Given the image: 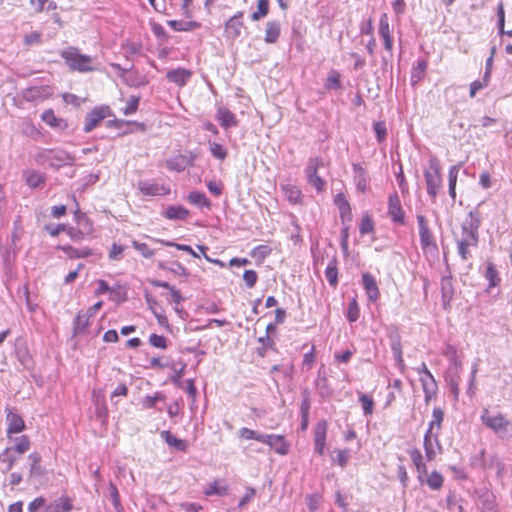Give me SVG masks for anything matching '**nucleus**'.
Instances as JSON below:
<instances>
[{
	"instance_id": "obj_1",
	"label": "nucleus",
	"mask_w": 512,
	"mask_h": 512,
	"mask_svg": "<svg viewBox=\"0 0 512 512\" xmlns=\"http://www.w3.org/2000/svg\"><path fill=\"white\" fill-rule=\"evenodd\" d=\"M481 224L482 215L477 207L470 210L467 217L461 223V234L459 237H455V242L457 245V253L464 261L472 256L470 248L478 246Z\"/></svg>"
},
{
	"instance_id": "obj_2",
	"label": "nucleus",
	"mask_w": 512,
	"mask_h": 512,
	"mask_svg": "<svg viewBox=\"0 0 512 512\" xmlns=\"http://www.w3.org/2000/svg\"><path fill=\"white\" fill-rule=\"evenodd\" d=\"M33 158L37 164L48 165L57 169L63 165H73L75 163L74 156L59 148H38Z\"/></svg>"
},
{
	"instance_id": "obj_3",
	"label": "nucleus",
	"mask_w": 512,
	"mask_h": 512,
	"mask_svg": "<svg viewBox=\"0 0 512 512\" xmlns=\"http://www.w3.org/2000/svg\"><path fill=\"white\" fill-rule=\"evenodd\" d=\"M481 422L491 429L501 439H512V422L503 414H491L489 409L484 408L481 414Z\"/></svg>"
},
{
	"instance_id": "obj_4",
	"label": "nucleus",
	"mask_w": 512,
	"mask_h": 512,
	"mask_svg": "<svg viewBox=\"0 0 512 512\" xmlns=\"http://www.w3.org/2000/svg\"><path fill=\"white\" fill-rule=\"evenodd\" d=\"M60 55L67 66L73 71L85 73L94 70V67L91 66L92 57L81 54L79 49L75 47H68L62 50Z\"/></svg>"
},
{
	"instance_id": "obj_5",
	"label": "nucleus",
	"mask_w": 512,
	"mask_h": 512,
	"mask_svg": "<svg viewBox=\"0 0 512 512\" xmlns=\"http://www.w3.org/2000/svg\"><path fill=\"white\" fill-rule=\"evenodd\" d=\"M427 194L435 199L439 189L442 187V176L440 162L436 156L429 159V167L424 171Z\"/></svg>"
},
{
	"instance_id": "obj_6",
	"label": "nucleus",
	"mask_w": 512,
	"mask_h": 512,
	"mask_svg": "<svg viewBox=\"0 0 512 512\" xmlns=\"http://www.w3.org/2000/svg\"><path fill=\"white\" fill-rule=\"evenodd\" d=\"M324 163L320 157H313L308 160L305 172L308 183L314 187L317 192H321L326 182L318 175V169L323 167Z\"/></svg>"
},
{
	"instance_id": "obj_7",
	"label": "nucleus",
	"mask_w": 512,
	"mask_h": 512,
	"mask_svg": "<svg viewBox=\"0 0 512 512\" xmlns=\"http://www.w3.org/2000/svg\"><path fill=\"white\" fill-rule=\"evenodd\" d=\"M417 223L419 228L420 244L423 250L430 248L437 249V245L432 231L429 228L428 221L424 215H417Z\"/></svg>"
},
{
	"instance_id": "obj_8",
	"label": "nucleus",
	"mask_w": 512,
	"mask_h": 512,
	"mask_svg": "<svg viewBox=\"0 0 512 512\" xmlns=\"http://www.w3.org/2000/svg\"><path fill=\"white\" fill-rule=\"evenodd\" d=\"M388 215L393 223L398 225L405 224V212L402 208L401 200L397 192H394L389 195Z\"/></svg>"
},
{
	"instance_id": "obj_9",
	"label": "nucleus",
	"mask_w": 512,
	"mask_h": 512,
	"mask_svg": "<svg viewBox=\"0 0 512 512\" xmlns=\"http://www.w3.org/2000/svg\"><path fill=\"white\" fill-rule=\"evenodd\" d=\"M137 187L141 194L145 196H164L170 193V188L151 180H140Z\"/></svg>"
},
{
	"instance_id": "obj_10",
	"label": "nucleus",
	"mask_w": 512,
	"mask_h": 512,
	"mask_svg": "<svg viewBox=\"0 0 512 512\" xmlns=\"http://www.w3.org/2000/svg\"><path fill=\"white\" fill-rule=\"evenodd\" d=\"M424 450L425 456L428 461H432L435 459L437 452L442 451L441 444L439 442V433L426 431L424 435Z\"/></svg>"
},
{
	"instance_id": "obj_11",
	"label": "nucleus",
	"mask_w": 512,
	"mask_h": 512,
	"mask_svg": "<svg viewBox=\"0 0 512 512\" xmlns=\"http://www.w3.org/2000/svg\"><path fill=\"white\" fill-rule=\"evenodd\" d=\"M263 437H265V440H261L260 443L268 445L279 455L288 454L290 445L283 435L264 434Z\"/></svg>"
},
{
	"instance_id": "obj_12",
	"label": "nucleus",
	"mask_w": 512,
	"mask_h": 512,
	"mask_svg": "<svg viewBox=\"0 0 512 512\" xmlns=\"http://www.w3.org/2000/svg\"><path fill=\"white\" fill-rule=\"evenodd\" d=\"M109 114L110 109L107 106L94 108L85 118L84 132H91Z\"/></svg>"
},
{
	"instance_id": "obj_13",
	"label": "nucleus",
	"mask_w": 512,
	"mask_h": 512,
	"mask_svg": "<svg viewBox=\"0 0 512 512\" xmlns=\"http://www.w3.org/2000/svg\"><path fill=\"white\" fill-rule=\"evenodd\" d=\"M242 17L243 12H237L226 22L225 33L227 38L234 40L241 35V30L244 26L243 22L241 21Z\"/></svg>"
},
{
	"instance_id": "obj_14",
	"label": "nucleus",
	"mask_w": 512,
	"mask_h": 512,
	"mask_svg": "<svg viewBox=\"0 0 512 512\" xmlns=\"http://www.w3.org/2000/svg\"><path fill=\"white\" fill-rule=\"evenodd\" d=\"M6 421L8 424V438H11L12 434L20 433L25 429V422L23 418L19 414L13 412L10 409H7Z\"/></svg>"
},
{
	"instance_id": "obj_15",
	"label": "nucleus",
	"mask_w": 512,
	"mask_h": 512,
	"mask_svg": "<svg viewBox=\"0 0 512 512\" xmlns=\"http://www.w3.org/2000/svg\"><path fill=\"white\" fill-rule=\"evenodd\" d=\"M362 284L369 301L376 302L380 297V292L374 276L370 273L362 274Z\"/></svg>"
},
{
	"instance_id": "obj_16",
	"label": "nucleus",
	"mask_w": 512,
	"mask_h": 512,
	"mask_svg": "<svg viewBox=\"0 0 512 512\" xmlns=\"http://www.w3.org/2000/svg\"><path fill=\"white\" fill-rule=\"evenodd\" d=\"M379 35L382 37L384 41V48L390 54H392L393 50V39L390 33V26L388 21V16L386 13L382 14L379 22Z\"/></svg>"
},
{
	"instance_id": "obj_17",
	"label": "nucleus",
	"mask_w": 512,
	"mask_h": 512,
	"mask_svg": "<svg viewBox=\"0 0 512 512\" xmlns=\"http://www.w3.org/2000/svg\"><path fill=\"white\" fill-rule=\"evenodd\" d=\"M216 119L225 129L237 127L239 124L235 114L224 106L218 107L216 112Z\"/></svg>"
},
{
	"instance_id": "obj_18",
	"label": "nucleus",
	"mask_w": 512,
	"mask_h": 512,
	"mask_svg": "<svg viewBox=\"0 0 512 512\" xmlns=\"http://www.w3.org/2000/svg\"><path fill=\"white\" fill-rule=\"evenodd\" d=\"M51 95L49 87L34 86L26 88L22 92V96L26 101H42Z\"/></svg>"
},
{
	"instance_id": "obj_19",
	"label": "nucleus",
	"mask_w": 512,
	"mask_h": 512,
	"mask_svg": "<svg viewBox=\"0 0 512 512\" xmlns=\"http://www.w3.org/2000/svg\"><path fill=\"white\" fill-rule=\"evenodd\" d=\"M192 72L185 68H176L170 70L166 74V78L169 82L174 83L180 87H183L187 84L190 79Z\"/></svg>"
},
{
	"instance_id": "obj_20",
	"label": "nucleus",
	"mask_w": 512,
	"mask_h": 512,
	"mask_svg": "<svg viewBox=\"0 0 512 512\" xmlns=\"http://www.w3.org/2000/svg\"><path fill=\"white\" fill-rule=\"evenodd\" d=\"M41 119L44 123L54 129L62 131L68 127L66 120L57 117L52 109L45 110L41 115Z\"/></svg>"
},
{
	"instance_id": "obj_21",
	"label": "nucleus",
	"mask_w": 512,
	"mask_h": 512,
	"mask_svg": "<svg viewBox=\"0 0 512 512\" xmlns=\"http://www.w3.org/2000/svg\"><path fill=\"white\" fill-rule=\"evenodd\" d=\"M454 295V287L452 284L451 276H443L441 278V300L442 305L446 309L453 298Z\"/></svg>"
},
{
	"instance_id": "obj_22",
	"label": "nucleus",
	"mask_w": 512,
	"mask_h": 512,
	"mask_svg": "<svg viewBox=\"0 0 512 512\" xmlns=\"http://www.w3.org/2000/svg\"><path fill=\"white\" fill-rule=\"evenodd\" d=\"M73 508L70 498L61 496L45 506V512H69Z\"/></svg>"
},
{
	"instance_id": "obj_23",
	"label": "nucleus",
	"mask_w": 512,
	"mask_h": 512,
	"mask_svg": "<svg viewBox=\"0 0 512 512\" xmlns=\"http://www.w3.org/2000/svg\"><path fill=\"white\" fill-rule=\"evenodd\" d=\"M161 438L167 443L168 446L175 448L180 452H187L189 444L186 440L176 438L170 431L164 430L160 433Z\"/></svg>"
},
{
	"instance_id": "obj_24",
	"label": "nucleus",
	"mask_w": 512,
	"mask_h": 512,
	"mask_svg": "<svg viewBox=\"0 0 512 512\" xmlns=\"http://www.w3.org/2000/svg\"><path fill=\"white\" fill-rule=\"evenodd\" d=\"M352 168L355 173L356 189L361 193H365L368 183L367 171L360 164H353Z\"/></svg>"
},
{
	"instance_id": "obj_25",
	"label": "nucleus",
	"mask_w": 512,
	"mask_h": 512,
	"mask_svg": "<svg viewBox=\"0 0 512 512\" xmlns=\"http://www.w3.org/2000/svg\"><path fill=\"white\" fill-rule=\"evenodd\" d=\"M69 258H87L94 255V250L88 247L75 248L70 245L59 247Z\"/></svg>"
},
{
	"instance_id": "obj_26",
	"label": "nucleus",
	"mask_w": 512,
	"mask_h": 512,
	"mask_svg": "<svg viewBox=\"0 0 512 512\" xmlns=\"http://www.w3.org/2000/svg\"><path fill=\"white\" fill-rule=\"evenodd\" d=\"M428 67V62L425 59H418L417 65L413 67L411 71V85H417L424 77Z\"/></svg>"
},
{
	"instance_id": "obj_27",
	"label": "nucleus",
	"mask_w": 512,
	"mask_h": 512,
	"mask_svg": "<svg viewBox=\"0 0 512 512\" xmlns=\"http://www.w3.org/2000/svg\"><path fill=\"white\" fill-rule=\"evenodd\" d=\"M188 215L189 211L180 205L168 206L164 212V216L170 220H184Z\"/></svg>"
},
{
	"instance_id": "obj_28",
	"label": "nucleus",
	"mask_w": 512,
	"mask_h": 512,
	"mask_svg": "<svg viewBox=\"0 0 512 512\" xmlns=\"http://www.w3.org/2000/svg\"><path fill=\"white\" fill-rule=\"evenodd\" d=\"M157 266L159 269L167 270L175 275L184 277L189 276L188 270L178 261L171 262L170 264H167L163 261H159Z\"/></svg>"
},
{
	"instance_id": "obj_29",
	"label": "nucleus",
	"mask_w": 512,
	"mask_h": 512,
	"mask_svg": "<svg viewBox=\"0 0 512 512\" xmlns=\"http://www.w3.org/2000/svg\"><path fill=\"white\" fill-rule=\"evenodd\" d=\"M228 485L222 480H215L207 485L204 493L207 496L218 495L224 496L228 493Z\"/></svg>"
},
{
	"instance_id": "obj_30",
	"label": "nucleus",
	"mask_w": 512,
	"mask_h": 512,
	"mask_svg": "<svg viewBox=\"0 0 512 512\" xmlns=\"http://www.w3.org/2000/svg\"><path fill=\"white\" fill-rule=\"evenodd\" d=\"M338 261L336 259V257H333L326 269H325V277L327 279V281L329 282V285L332 286V287H336L338 285Z\"/></svg>"
},
{
	"instance_id": "obj_31",
	"label": "nucleus",
	"mask_w": 512,
	"mask_h": 512,
	"mask_svg": "<svg viewBox=\"0 0 512 512\" xmlns=\"http://www.w3.org/2000/svg\"><path fill=\"white\" fill-rule=\"evenodd\" d=\"M280 31H281V28H280L279 22H277V21L267 22L266 29H265V38H264L265 42L269 43V44L275 43L279 38Z\"/></svg>"
},
{
	"instance_id": "obj_32",
	"label": "nucleus",
	"mask_w": 512,
	"mask_h": 512,
	"mask_svg": "<svg viewBox=\"0 0 512 512\" xmlns=\"http://www.w3.org/2000/svg\"><path fill=\"white\" fill-rule=\"evenodd\" d=\"M170 367L174 372V374L170 377V380L177 387H182L184 382L181 379L185 374L186 363L179 361L177 363H173Z\"/></svg>"
},
{
	"instance_id": "obj_33",
	"label": "nucleus",
	"mask_w": 512,
	"mask_h": 512,
	"mask_svg": "<svg viewBox=\"0 0 512 512\" xmlns=\"http://www.w3.org/2000/svg\"><path fill=\"white\" fill-rule=\"evenodd\" d=\"M188 201L191 204H193L199 208H203V207H206L207 209L211 208L210 200L206 197V195L204 193L199 192V191L190 192L188 195Z\"/></svg>"
},
{
	"instance_id": "obj_34",
	"label": "nucleus",
	"mask_w": 512,
	"mask_h": 512,
	"mask_svg": "<svg viewBox=\"0 0 512 512\" xmlns=\"http://www.w3.org/2000/svg\"><path fill=\"white\" fill-rule=\"evenodd\" d=\"M90 315L88 313H78L73 322L74 335L82 334L89 325Z\"/></svg>"
},
{
	"instance_id": "obj_35",
	"label": "nucleus",
	"mask_w": 512,
	"mask_h": 512,
	"mask_svg": "<svg viewBox=\"0 0 512 512\" xmlns=\"http://www.w3.org/2000/svg\"><path fill=\"white\" fill-rule=\"evenodd\" d=\"M282 190L290 203L300 204L302 202V192L296 186L287 184L282 186Z\"/></svg>"
},
{
	"instance_id": "obj_36",
	"label": "nucleus",
	"mask_w": 512,
	"mask_h": 512,
	"mask_svg": "<svg viewBox=\"0 0 512 512\" xmlns=\"http://www.w3.org/2000/svg\"><path fill=\"white\" fill-rule=\"evenodd\" d=\"M485 278L489 282L488 288H493L500 284L501 278L499 276V272L497 271L495 265L492 262L487 263Z\"/></svg>"
},
{
	"instance_id": "obj_37",
	"label": "nucleus",
	"mask_w": 512,
	"mask_h": 512,
	"mask_svg": "<svg viewBox=\"0 0 512 512\" xmlns=\"http://www.w3.org/2000/svg\"><path fill=\"white\" fill-rule=\"evenodd\" d=\"M30 461V477L41 476L43 469L41 467V455L37 452H33L28 456Z\"/></svg>"
},
{
	"instance_id": "obj_38",
	"label": "nucleus",
	"mask_w": 512,
	"mask_h": 512,
	"mask_svg": "<svg viewBox=\"0 0 512 512\" xmlns=\"http://www.w3.org/2000/svg\"><path fill=\"white\" fill-rule=\"evenodd\" d=\"M443 419H444L443 410L439 407L434 408L433 412H432V420L429 423V427H428L427 431L434 432V429H436V432L439 433L441 426H442Z\"/></svg>"
},
{
	"instance_id": "obj_39",
	"label": "nucleus",
	"mask_w": 512,
	"mask_h": 512,
	"mask_svg": "<svg viewBox=\"0 0 512 512\" xmlns=\"http://www.w3.org/2000/svg\"><path fill=\"white\" fill-rule=\"evenodd\" d=\"M30 439L27 435H22L20 437L15 438V444L12 447H9L10 449H13V451L18 454L22 455L25 452H27L30 449Z\"/></svg>"
},
{
	"instance_id": "obj_40",
	"label": "nucleus",
	"mask_w": 512,
	"mask_h": 512,
	"mask_svg": "<svg viewBox=\"0 0 512 512\" xmlns=\"http://www.w3.org/2000/svg\"><path fill=\"white\" fill-rule=\"evenodd\" d=\"M391 350L398 368L403 371L405 368V363L402 355V345L400 339H395L392 341Z\"/></svg>"
},
{
	"instance_id": "obj_41",
	"label": "nucleus",
	"mask_w": 512,
	"mask_h": 512,
	"mask_svg": "<svg viewBox=\"0 0 512 512\" xmlns=\"http://www.w3.org/2000/svg\"><path fill=\"white\" fill-rule=\"evenodd\" d=\"M264 433H261L256 430H252L247 427H243L238 431V437L245 440H256L261 442V440H265L263 437Z\"/></svg>"
},
{
	"instance_id": "obj_42",
	"label": "nucleus",
	"mask_w": 512,
	"mask_h": 512,
	"mask_svg": "<svg viewBox=\"0 0 512 512\" xmlns=\"http://www.w3.org/2000/svg\"><path fill=\"white\" fill-rule=\"evenodd\" d=\"M45 177L43 174L36 172V171H30L26 174V184L31 188H38L42 184H44Z\"/></svg>"
},
{
	"instance_id": "obj_43",
	"label": "nucleus",
	"mask_w": 512,
	"mask_h": 512,
	"mask_svg": "<svg viewBox=\"0 0 512 512\" xmlns=\"http://www.w3.org/2000/svg\"><path fill=\"white\" fill-rule=\"evenodd\" d=\"M167 24L174 30V31H189L199 26L198 23L189 21H177V20H169L167 21Z\"/></svg>"
},
{
	"instance_id": "obj_44",
	"label": "nucleus",
	"mask_w": 512,
	"mask_h": 512,
	"mask_svg": "<svg viewBox=\"0 0 512 512\" xmlns=\"http://www.w3.org/2000/svg\"><path fill=\"white\" fill-rule=\"evenodd\" d=\"M325 87L328 90L341 89L340 73L336 70H331L326 79Z\"/></svg>"
},
{
	"instance_id": "obj_45",
	"label": "nucleus",
	"mask_w": 512,
	"mask_h": 512,
	"mask_svg": "<svg viewBox=\"0 0 512 512\" xmlns=\"http://www.w3.org/2000/svg\"><path fill=\"white\" fill-rule=\"evenodd\" d=\"M269 11V0H258L257 1V11L251 14L252 21H258L259 19L265 17Z\"/></svg>"
},
{
	"instance_id": "obj_46",
	"label": "nucleus",
	"mask_w": 512,
	"mask_h": 512,
	"mask_svg": "<svg viewBox=\"0 0 512 512\" xmlns=\"http://www.w3.org/2000/svg\"><path fill=\"white\" fill-rule=\"evenodd\" d=\"M327 430H328L327 421L326 420L318 421L314 428V442L315 441H326Z\"/></svg>"
},
{
	"instance_id": "obj_47",
	"label": "nucleus",
	"mask_w": 512,
	"mask_h": 512,
	"mask_svg": "<svg viewBox=\"0 0 512 512\" xmlns=\"http://www.w3.org/2000/svg\"><path fill=\"white\" fill-rule=\"evenodd\" d=\"M443 482H444V478L443 476L437 472V471H433L429 477L427 478L426 480V483L427 485L432 489V490H440L441 487L443 486Z\"/></svg>"
},
{
	"instance_id": "obj_48",
	"label": "nucleus",
	"mask_w": 512,
	"mask_h": 512,
	"mask_svg": "<svg viewBox=\"0 0 512 512\" xmlns=\"http://www.w3.org/2000/svg\"><path fill=\"white\" fill-rule=\"evenodd\" d=\"M346 316L348 321L351 323L356 322L359 319L360 309L355 298L351 299L349 302Z\"/></svg>"
},
{
	"instance_id": "obj_49",
	"label": "nucleus",
	"mask_w": 512,
	"mask_h": 512,
	"mask_svg": "<svg viewBox=\"0 0 512 512\" xmlns=\"http://www.w3.org/2000/svg\"><path fill=\"white\" fill-rule=\"evenodd\" d=\"M74 216L77 224L82 227L86 233H89L92 230V224L90 223L88 217L81 213L79 209L75 211Z\"/></svg>"
},
{
	"instance_id": "obj_50",
	"label": "nucleus",
	"mask_w": 512,
	"mask_h": 512,
	"mask_svg": "<svg viewBox=\"0 0 512 512\" xmlns=\"http://www.w3.org/2000/svg\"><path fill=\"white\" fill-rule=\"evenodd\" d=\"M157 242H160L161 244L165 245V246H168V247H175L176 249L180 250V251H184V252H187L189 253L190 255H192L193 257L195 258H198L199 255L192 249L191 246L189 245H186V244H178V243H174V242H170V241H164V240H156Z\"/></svg>"
},
{
	"instance_id": "obj_51",
	"label": "nucleus",
	"mask_w": 512,
	"mask_h": 512,
	"mask_svg": "<svg viewBox=\"0 0 512 512\" xmlns=\"http://www.w3.org/2000/svg\"><path fill=\"white\" fill-rule=\"evenodd\" d=\"M359 402L362 405L365 416H369L373 413L374 401L370 396L361 394L359 397Z\"/></svg>"
},
{
	"instance_id": "obj_52",
	"label": "nucleus",
	"mask_w": 512,
	"mask_h": 512,
	"mask_svg": "<svg viewBox=\"0 0 512 512\" xmlns=\"http://www.w3.org/2000/svg\"><path fill=\"white\" fill-rule=\"evenodd\" d=\"M17 458L18 457L16 453L13 451V449H10L9 447L4 449V451L0 453V462L4 464H9V466H13Z\"/></svg>"
},
{
	"instance_id": "obj_53",
	"label": "nucleus",
	"mask_w": 512,
	"mask_h": 512,
	"mask_svg": "<svg viewBox=\"0 0 512 512\" xmlns=\"http://www.w3.org/2000/svg\"><path fill=\"white\" fill-rule=\"evenodd\" d=\"M359 232L361 235L370 234L374 232V222L369 215H366L362 218Z\"/></svg>"
},
{
	"instance_id": "obj_54",
	"label": "nucleus",
	"mask_w": 512,
	"mask_h": 512,
	"mask_svg": "<svg viewBox=\"0 0 512 512\" xmlns=\"http://www.w3.org/2000/svg\"><path fill=\"white\" fill-rule=\"evenodd\" d=\"M132 246L141 253L144 258H151L154 256V250L150 249L146 243L136 240L132 241Z\"/></svg>"
},
{
	"instance_id": "obj_55",
	"label": "nucleus",
	"mask_w": 512,
	"mask_h": 512,
	"mask_svg": "<svg viewBox=\"0 0 512 512\" xmlns=\"http://www.w3.org/2000/svg\"><path fill=\"white\" fill-rule=\"evenodd\" d=\"M210 152L215 158L219 160H224L227 157V150L223 147V145L216 142L210 143Z\"/></svg>"
},
{
	"instance_id": "obj_56",
	"label": "nucleus",
	"mask_w": 512,
	"mask_h": 512,
	"mask_svg": "<svg viewBox=\"0 0 512 512\" xmlns=\"http://www.w3.org/2000/svg\"><path fill=\"white\" fill-rule=\"evenodd\" d=\"M374 131L376 134V139L379 143H382L387 136V127L384 121H378L374 123Z\"/></svg>"
},
{
	"instance_id": "obj_57",
	"label": "nucleus",
	"mask_w": 512,
	"mask_h": 512,
	"mask_svg": "<svg viewBox=\"0 0 512 512\" xmlns=\"http://www.w3.org/2000/svg\"><path fill=\"white\" fill-rule=\"evenodd\" d=\"M149 343L155 348H167V339L162 335L151 334L149 337Z\"/></svg>"
},
{
	"instance_id": "obj_58",
	"label": "nucleus",
	"mask_w": 512,
	"mask_h": 512,
	"mask_svg": "<svg viewBox=\"0 0 512 512\" xmlns=\"http://www.w3.org/2000/svg\"><path fill=\"white\" fill-rule=\"evenodd\" d=\"M350 458V453L348 449L337 450L336 457L334 461L340 465L342 468L346 467L348 464V460Z\"/></svg>"
},
{
	"instance_id": "obj_59",
	"label": "nucleus",
	"mask_w": 512,
	"mask_h": 512,
	"mask_svg": "<svg viewBox=\"0 0 512 512\" xmlns=\"http://www.w3.org/2000/svg\"><path fill=\"white\" fill-rule=\"evenodd\" d=\"M139 101H140V96L132 95L129 98L127 105L124 109V114L131 115V114L135 113L138 109Z\"/></svg>"
},
{
	"instance_id": "obj_60",
	"label": "nucleus",
	"mask_w": 512,
	"mask_h": 512,
	"mask_svg": "<svg viewBox=\"0 0 512 512\" xmlns=\"http://www.w3.org/2000/svg\"><path fill=\"white\" fill-rule=\"evenodd\" d=\"M167 167L170 170L181 172L184 171L186 165L182 158L176 157L167 161Z\"/></svg>"
},
{
	"instance_id": "obj_61",
	"label": "nucleus",
	"mask_w": 512,
	"mask_h": 512,
	"mask_svg": "<svg viewBox=\"0 0 512 512\" xmlns=\"http://www.w3.org/2000/svg\"><path fill=\"white\" fill-rule=\"evenodd\" d=\"M67 228H68L67 224H57V225L47 224V225H45V230L52 237L58 236L61 232H66Z\"/></svg>"
},
{
	"instance_id": "obj_62",
	"label": "nucleus",
	"mask_w": 512,
	"mask_h": 512,
	"mask_svg": "<svg viewBox=\"0 0 512 512\" xmlns=\"http://www.w3.org/2000/svg\"><path fill=\"white\" fill-rule=\"evenodd\" d=\"M42 42V34L40 32L34 31L24 36V44L27 46H31L34 44H40Z\"/></svg>"
},
{
	"instance_id": "obj_63",
	"label": "nucleus",
	"mask_w": 512,
	"mask_h": 512,
	"mask_svg": "<svg viewBox=\"0 0 512 512\" xmlns=\"http://www.w3.org/2000/svg\"><path fill=\"white\" fill-rule=\"evenodd\" d=\"M109 490H110V497H111L113 506L118 511L119 508H121L120 496H119L118 489L114 483L110 482Z\"/></svg>"
},
{
	"instance_id": "obj_64",
	"label": "nucleus",
	"mask_w": 512,
	"mask_h": 512,
	"mask_svg": "<svg viewBox=\"0 0 512 512\" xmlns=\"http://www.w3.org/2000/svg\"><path fill=\"white\" fill-rule=\"evenodd\" d=\"M243 279L245 281L246 286L248 288H252L255 286L257 282L258 275L254 270H246L243 274Z\"/></svg>"
}]
</instances>
